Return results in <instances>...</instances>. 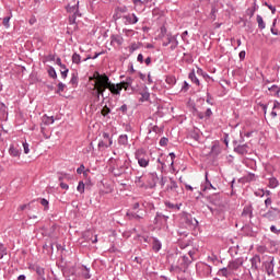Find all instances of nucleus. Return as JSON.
Returning <instances> with one entry per match:
<instances>
[{"instance_id":"1","label":"nucleus","mask_w":280,"mask_h":280,"mask_svg":"<svg viewBox=\"0 0 280 280\" xmlns=\"http://www.w3.org/2000/svg\"><path fill=\"white\" fill-rule=\"evenodd\" d=\"M182 224L185 226V229H188V231H194L196 226H198V220L194 218L191 214L185 212L182 215Z\"/></svg>"},{"instance_id":"2","label":"nucleus","mask_w":280,"mask_h":280,"mask_svg":"<svg viewBox=\"0 0 280 280\" xmlns=\"http://www.w3.org/2000/svg\"><path fill=\"white\" fill-rule=\"evenodd\" d=\"M135 158L140 167H148V165H150V156H148L145 149H138L135 153Z\"/></svg>"},{"instance_id":"3","label":"nucleus","mask_w":280,"mask_h":280,"mask_svg":"<svg viewBox=\"0 0 280 280\" xmlns=\"http://www.w3.org/2000/svg\"><path fill=\"white\" fill-rule=\"evenodd\" d=\"M194 261L189 258L187 255H183L178 258L176 269L179 270V272H187V269L189 266H191Z\"/></svg>"},{"instance_id":"4","label":"nucleus","mask_w":280,"mask_h":280,"mask_svg":"<svg viewBox=\"0 0 280 280\" xmlns=\"http://www.w3.org/2000/svg\"><path fill=\"white\" fill-rule=\"evenodd\" d=\"M90 80H95V86H108L110 84V78H108L105 73L101 74L100 72H95Z\"/></svg>"},{"instance_id":"5","label":"nucleus","mask_w":280,"mask_h":280,"mask_svg":"<svg viewBox=\"0 0 280 280\" xmlns=\"http://www.w3.org/2000/svg\"><path fill=\"white\" fill-rule=\"evenodd\" d=\"M262 268H265L268 276L275 275V257L269 256L266 261L262 262Z\"/></svg>"},{"instance_id":"6","label":"nucleus","mask_w":280,"mask_h":280,"mask_svg":"<svg viewBox=\"0 0 280 280\" xmlns=\"http://www.w3.org/2000/svg\"><path fill=\"white\" fill-rule=\"evenodd\" d=\"M234 152L240 156H246V154H250V147L247 143L238 144L234 147Z\"/></svg>"},{"instance_id":"7","label":"nucleus","mask_w":280,"mask_h":280,"mask_svg":"<svg viewBox=\"0 0 280 280\" xmlns=\"http://www.w3.org/2000/svg\"><path fill=\"white\" fill-rule=\"evenodd\" d=\"M252 264L253 272H259V266H261V256L255 255L253 258L249 259Z\"/></svg>"},{"instance_id":"8","label":"nucleus","mask_w":280,"mask_h":280,"mask_svg":"<svg viewBox=\"0 0 280 280\" xmlns=\"http://www.w3.org/2000/svg\"><path fill=\"white\" fill-rule=\"evenodd\" d=\"M108 91H110L112 95H121V91L124 90V86L121 84L117 83H109L107 85Z\"/></svg>"},{"instance_id":"9","label":"nucleus","mask_w":280,"mask_h":280,"mask_svg":"<svg viewBox=\"0 0 280 280\" xmlns=\"http://www.w3.org/2000/svg\"><path fill=\"white\" fill-rule=\"evenodd\" d=\"M122 19L125 20V25H137L139 23V18L135 13L124 15Z\"/></svg>"},{"instance_id":"10","label":"nucleus","mask_w":280,"mask_h":280,"mask_svg":"<svg viewBox=\"0 0 280 280\" xmlns=\"http://www.w3.org/2000/svg\"><path fill=\"white\" fill-rule=\"evenodd\" d=\"M242 266H244V258H236L229 262L228 268L229 270H238Z\"/></svg>"},{"instance_id":"11","label":"nucleus","mask_w":280,"mask_h":280,"mask_svg":"<svg viewBox=\"0 0 280 280\" xmlns=\"http://www.w3.org/2000/svg\"><path fill=\"white\" fill-rule=\"evenodd\" d=\"M167 220H170V217H167L161 212H156L153 222H154V224H160V226H163V224H167Z\"/></svg>"},{"instance_id":"12","label":"nucleus","mask_w":280,"mask_h":280,"mask_svg":"<svg viewBox=\"0 0 280 280\" xmlns=\"http://www.w3.org/2000/svg\"><path fill=\"white\" fill-rule=\"evenodd\" d=\"M63 277H75V266L66 265L62 267Z\"/></svg>"},{"instance_id":"13","label":"nucleus","mask_w":280,"mask_h":280,"mask_svg":"<svg viewBox=\"0 0 280 280\" xmlns=\"http://www.w3.org/2000/svg\"><path fill=\"white\" fill-rule=\"evenodd\" d=\"M156 183H159V175L154 173L149 174L148 187L149 189H154L156 187Z\"/></svg>"},{"instance_id":"14","label":"nucleus","mask_w":280,"mask_h":280,"mask_svg":"<svg viewBox=\"0 0 280 280\" xmlns=\"http://www.w3.org/2000/svg\"><path fill=\"white\" fill-rule=\"evenodd\" d=\"M212 272L211 266L203 264L199 267L200 277H209Z\"/></svg>"},{"instance_id":"15","label":"nucleus","mask_w":280,"mask_h":280,"mask_svg":"<svg viewBox=\"0 0 280 280\" xmlns=\"http://www.w3.org/2000/svg\"><path fill=\"white\" fill-rule=\"evenodd\" d=\"M253 205H246L244 208H243V211H242V218H249V220H253Z\"/></svg>"},{"instance_id":"16","label":"nucleus","mask_w":280,"mask_h":280,"mask_svg":"<svg viewBox=\"0 0 280 280\" xmlns=\"http://www.w3.org/2000/svg\"><path fill=\"white\" fill-rule=\"evenodd\" d=\"M126 218H127V220H137L139 222L140 220H143V214L139 213V211L132 212V211L128 210L126 213Z\"/></svg>"},{"instance_id":"17","label":"nucleus","mask_w":280,"mask_h":280,"mask_svg":"<svg viewBox=\"0 0 280 280\" xmlns=\"http://www.w3.org/2000/svg\"><path fill=\"white\" fill-rule=\"evenodd\" d=\"M121 174H132V167H130V161L126 160L122 165L118 166Z\"/></svg>"},{"instance_id":"18","label":"nucleus","mask_w":280,"mask_h":280,"mask_svg":"<svg viewBox=\"0 0 280 280\" xmlns=\"http://www.w3.org/2000/svg\"><path fill=\"white\" fill-rule=\"evenodd\" d=\"M205 178H206V182L205 184L201 185V190L207 191L208 189H215V187H213V184H211V182L209 180L208 172H206Z\"/></svg>"},{"instance_id":"19","label":"nucleus","mask_w":280,"mask_h":280,"mask_svg":"<svg viewBox=\"0 0 280 280\" xmlns=\"http://www.w3.org/2000/svg\"><path fill=\"white\" fill-rule=\"evenodd\" d=\"M164 205L171 211H180V207H183V203H172V201H165Z\"/></svg>"},{"instance_id":"20","label":"nucleus","mask_w":280,"mask_h":280,"mask_svg":"<svg viewBox=\"0 0 280 280\" xmlns=\"http://www.w3.org/2000/svg\"><path fill=\"white\" fill-rule=\"evenodd\" d=\"M161 248H163V244L160 242V240L152 237V250H154V253H159Z\"/></svg>"},{"instance_id":"21","label":"nucleus","mask_w":280,"mask_h":280,"mask_svg":"<svg viewBox=\"0 0 280 280\" xmlns=\"http://www.w3.org/2000/svg\"><path fill=\"white\" fill-rule=\"evenodd\" d=\"M177 244L182 250H185V248H189L191 245V240L183 241V238H178Z\"/></svg>"},{"instance_id":"22","label":"nucleus","mask_w":280,"mask_h":280,"mask_svg":"<svg viewBox=\"0 0 280 280\" xmlns=\"http://www.w3.org/2000/svg\"><path fill=\"white\" fill-rule=\"evenodd\" d=\"M168 43H171V51H174L178 47V39H176V36H172V34H168Z\"/></svg>"},{"instance_id":"23","label":"nucleus","mask_w":280,"mask_h":280,"mask_svg":"<svg viewBox=\"0 0 280 280\" xmlns=\"http://www.w3.org/2000/svg\"><path fill=\"white\" fill-rule=\"evenodd\" d=\"M178 189V184L174 178H170V184L166 186V191H176Z\"/></svg>"},{"instance_id":"24","label":"nucleus","mask_w":280,"mask_h":280,"mask_svg":"<svg viewBox=\"0 0 280 280\" xmlns=\"http://www.w3.org/2000/svg\"><path fill=\"white\" fill-rule=\"evenodd\" d=\"M262 218H266L267 220H269V222H275V220H277V213H275V211L272 210H268Z\"/></svg>"},{"instance_id":"25","label":"nucleus","mask_w":280,"mask_h":280,"mask_svg":"<svg viewBox=\"0 0 280 280\" xmlns=\"http://www.w3.org/2000/svg\"><path fill=\"white\" fill-rule=\"evenodd\" d=\"M110 43H116V45H124V37L121 35H112Z\"/></svg>"},{"instance_id":"26","label":"nucleus","mask_w":280,"mask_h":280,"mask_svg":"<svg viewBox=\"0 0 280 280\" xmlns=\"http://www.w3.org/2000/svg\"><path fill=\"white\" fill-rule=\"evenodd\" d=\"M268 91H270V95H272L273 97H280V89L279 85H271L270 88H268Z\"/></svg>"},{"instance_id":"27","label":"nucleus","mask_w":280,"mask_h":280,"mask_svg":"<svg viewBox=\"0 0 280 280\" xmlns=\"http://www.w3.org/2000/svg\"><path fill=\"white\" fill-rule=\"evenodd\" d=\"M218 277H231L232 272L229 267H223L217 272Z\"/></svg>"},{"instance_id":"28","label":"nucleus","mask_w":280,"mask_h":280,"mask_svg":"<svg viewBox=\"0 0 280 280\" xmlns=\"http://www.w3.org/2000/svg\"><path fill=\"white\" fill-rule=\"evenodd\" d=\"M132 82H133V79L131 77H128L126 79V81H121L120 83V86H122V89H125V91H128V86H132Z\"/></svg>"},{"instance_id":"29","label":"nucleus","mask_w":280,"mask_h":280,"mask_svg":"<svg viewBox=\"0 0 280 280\" xmlns=\"http://www.w3.org/2000/svg\"><path fill=\"white\" fill-rule=\"evenodd\" d=\"M81 276L83 277V279H91V269L83 265L81 267Z\"/></svg>"},{"instance_id":"30","label":"nucleus","mask_w":280,"mask_h":280,"mask_svg":"<svg viewBox=\"0 0 280 280\" xmlns=\"http://www.w3.org/2000/svg\"><path fill=\"white\" fill-rule=\"evenodd\" d=\"M188 78L191 82H194V84L200 86V80L198 79V77H196V72L194 70L188 74Z\"/></svg>"},{"instance_id":"31","label":"nucleus","mask_w":280,"mask_h":280,"mask_svg":"<svg viewBox=\"0 0 280 280\" xmlns=\"http://www.w3.org/2000/svg\"><path fill=\"white\" fill-rule=\"evenodd\" d=\"M79 9H80V2H77L73 5L68 4V7L66 8L67 12H69L70 14H73Z\"/></svg>"},{"instance_id":"32","label":"nucleus","mask_w":280,"mask_h":280,"mask_svg":"<svg viewBox=\"0 0 280 280\" xmlns=\"http://www.w3.org/2000/svg\"><path fill=\"white\" fill-rule=\"evenodd\" d=\"M37 202H39V205L44 207V211H49V200L45 198H39L37 199Z\"/></svg>"},{"instance_id":"33","label":"nucleus","mask_w":280,"mask_h":280,"mask_svg":"<svg viewBox=\"0 0 280 280\" xmlns=\"http://www.w3.org/2000/svg\"><path fill=\"white\" fill-rule=\"evenodd\" d=\"M170 158H171V161H170ZM174 159H176V154L174 152H171L168 156H166L165 163H167L170 167H174Z\"/></svg>"},{"instance_id":"34","label":"nucleus","mask_w":280,"mask_h":280,"mask_svg":"<svg viewBox=\"0 0 280 280\" xmlns=\"http://www.w3.org/2000/svg\"><path fill=\"white\" fill-rule=\"evenodd\" d=\"M268 187H270V189H277V187H279V180L276 177H270Z\"/></svg>"},{"instance_id":"35","label":"nucleus","mask_w":280,"mask_h":280,"mask_svg":"<svg viewBox=\"0 0 280 280\" xmlns=\"http://www.w3.org/2000/svg\"><path fill=\"white\" fill-rule=\"evenodd\" d=\"M118 144L119 145H128V135H120L118 137Z\"/></svg>"},{"instance_id":"36","label":"nucleus","mask_w":280,"mask_h":280,"mask_svg":"<svg viewBox=\"0 0 280 280\" xmlns=\"http://www.w3.org/2000/svg\"><path fill=\"white\" fill-rule=\"evenodd\" d=\"M9 154L11 156H20L21 155V151L18 148L13 147V144H11L10 149H9Z\"/></svg>"},{"instance_id":"37","label":"nucleus","mask_w":280,"mask_h":280,"mask_svg":"<svg viewBox=\"0 0 280 280\" xmlns=\"http://www.w3.org/2000/svg\"><path fill=\"white\" fill-rule=\"evenodd\" d=\"M256 21L258 23V30H266V22H264V18H261V15H257Z\"/></svg>"},{"instance_id":"38","label":"nucleus","mask_w":280,"mask_h":280,"mask_svg":"<svg viewBox=\"0 0 280 280\" xmlns=\"http://www.w3.org/2000/svg\"><path fill=\"white\" fill-rule=\"evenodd\" d=\"M54 121H55L54 116H50V117H48L47 115L43 116V124H45V126H51Z\"/></svg>"},{"instance_id":"39","label":"nucleus","mask_w":280,"mask_h":280,"mask_svg":"<svg viewBox=\"0 0 280 280\" xmlns=\"http://www.w3.org/2000/svg\"><path fill=\"white\" fill-rule=\"evenodd\" d=\"M48 75L52 80H57L58 79V73H56V69L54 67H51V66L48 68Z\"/></svg>"},{"instance_id":"40","label":"nucleus","mask_w":280,"mask_h":280,"mask_svg":"<svg viewBox=\"0 0 280 280\" xmlns=\"http://www.w3.org/2000/svg\"><path fill=\"white\" fill-rule=\"evenodd\" d=\"M96 92H98V95L101 97H104V93L106 92V89H108V85L102 86V85H95Z\"/></svg>"},{"instance_id":"41","label":"nucleus","mask_w":280,"mask_h":280,"mask_svg":"<svg viewBox=\"0 0 280 280\" xmlns=\"http://www.w3.org/2000/svg\"><path fill=\"white\" fill-rule=\"evenodd\" d=\"M8 255V247L3 245V243H0V259H3Z\"/></svg>"},{"instance_id":"42","label":"nucleus","mask_w":280,"mask_h":280,"mask_svg":"<svg viewBox=\"0 0 280 280\" xmlns=\"http://www.w3.org/2000/svg\"><path fill=\"white\" fill-rule=\"evenodd\" d=\"M78 80H79L78 73L73 72L71 74L70 84H72V86H77L78 85Z\"/></svg>"},{"instance_id":"43","label":"nucleus","mask_w":280,"mask_h":280,"mask_svg":"<svg viewBox=\"0 0 280 280\" xmlns=\"http://www.w3.org/2000/svg\"><path fill=\"white\" fill-rule=\"evenodd\" d=\"M215 14H218V8H215V4H212L211 5V12H210L211 21H215V19H217Z\"/></svg>"},{"instance_id":"44","label":"nucleus","mask_w":280,"mask_h":280,"mask_svg":"<svg viewBox=\"0 0 280 280\" xmlns=\"http://www.w3.org/2000/svg\"><path fill=\"white\" fill-rule=\"evenodd\" d=\"M271 34H273V36H279V28H277V19H275L272 22Z\"/></svg>"},{"instance_id":"45","label":"nucleus","mask_w":280,"mask_h":280,"mask_svg":"<svg viewBox=\"0 0 280 280\" xmlns=\"http://www.w3.org/2000/svg\"><path fill=\"white\" fill-rule=\"evenodd\" d=\"M165 82H166V84H170V86H174V84H176V77L168 75V77H166Z\"/></svg>"},{"instance_id":"46","label":"nucleus","mask_w":280,"mask_h":280,"mask_svg":"<svg viewBox=\"0 0 280 280\" xmlns=\"http://www.w3.org/2000/svg\"><path fill=\"white\" fill-rule=\"evenodd\" d=\"M197 74L202 75V78H205V80H211V77L209 74H207V72H205V70H202V68L197 69Z\"/></svg>"},{"instance_id":"47","label":"nucleus","mask_w":280,"mask_h":280,"mask_svg":"<svg viewBox=\"0 0 280 280\" xmlns=\"http://www.w3.org/2000/svg\"><path fill=\"white\" fill-rule=\"evenodd\" d=\"M35 272H36V275H38V278L45 277V268H43L40 266L35 267Z\"/></svg>"},{"instance_id":"48","label":"nucleus","mask_w":280,"mask_h":280,"mask_svg":"<svg viewBox=\"0 0 280 280\" xmlns=\"http://www.w3.org/2000/svg\"><path fill=\"white\" fill-rule=\"evenodd\" d=\"M81 60H82V57H80V54L74 52V54L72 55V62H73L74 65H80Z\"/></svg>"},{"instance_id":"49","label":"nucleus","mask_w":280,"mask_h":280,"mask_svg":"<svg viewBox=\"0 0 280 280\" xmlns=\"http://www.w3.org/2000/svg\"><path fill=\"white\" fill-rule=\"evenodd\" d=\"M196 253H197L196 248H191V249L188 250V258L191 261H196Z\"/></svg>"},{"instance_id":"50","label":"nucleus","mask_w":280,"mask_h":280,"mask_svg":"<svg viewBox=\"0 0 280 280\" xmlns=\"http://www.w3.org/2000/svg\"><path fill=\"white\" fill-rule=\"evenodd\" d=\"M207 98L206 102L207 104H210V106H215V102L213 101V96L211 95V93L207 92Z\"/></svg>"},{"instance_id":"51","label":"nucleus","mask_w":280,"mask_h":280,"mask_svg":"<svg viewBox=\"0 0 280 280\" xmlns=\"http://www.w3.org/2000/svg\"><path fill=\"white\" fill-rule=\"evenodd\" d=\"M103 141H108V145H113V138L110 137V135L108 132H104L103 133Z\"/></svg>"},{"instance_id":"52","label":"nucleus","mask_w":280,"mask_h":280,"mask_svg":"<svg viewBox=\"0 0 280 280\" xmlns=\"http://www.w3.org/2000/svg\"><path fill=\"white\" fill-rule=\"evenodd\" d=\"M60 73L62 80H67V75H69V68H67V65L65 66V68H61Z\"/></svg>"},{"instance_id":"53","label":"nucleus","mask_w":280,"mask_h":280,"mask_svg":"<svg viewBox=\"0 0 280 280\" xmlns=\"http://www.w3.org/2000/svg\"><path fill=\"white\" fill-rule=\"evenodd\" d=\"M101 114L103 115V117H107L108 115H110V107H108V105H105L102 108Z\"/></svg>"},{"instance_id":"54","label":"nucleus","mask_w":280,"mask_h":280,"mask_svg":"<svg viewBox=\"0 0 280 280\" xmlns=\"http://www.w3.org/2000/svg\"><path fill=\"white\" fill-rule=\"evenodd\" d=\"M66 88H67V85H66L65 83L59 82L58 85H57V91H56V93H57V94L62 93Z\"/></svg>"},{"instance_id":"55","label":"nucleus","mask_w":280,"mask_h":280,"mask_svg":"<svg viewBox=\"0 0 280 280\" xmlns=\"http://www.w3.org/2000/svg\"><path fill=\"white\" fill-rule=\"evenodd\" d=\"M112 174H114V176H115L116 178L119 177V176H121V175H124V174L121 173V170L119 168V166H118L117 168L113 167V168H112Z\"/></svg>"},{"instance_id":"56","label":"nucleus","mask_w":280,"mask_h":280,"mask_svg":"<svg viewBox=\"0 0 280 280\" xmlns=\"http://www.w3.org/2000/svg\"><path fill=\"white\" fill-rule=\"evenodd\" d=\"M0 114L1 115H8V107L3 102H0Z\"/></svg>"},{"instance_id":"57","label":"nucleus","mask_w":280,"mask_h":280,"mask_svg":"<svg viewBox=\"0 0 280 280\" xmlns=\"http://www.w3.org/2000/svg\"><path fill=\"white\" fill-rule=\"evenodd\" d=\"M150 100V94L149 92H144L141 94L140 102H148Z\"/></svg>"},{"instance_id":"58","label":"nucleus","mask_w":280,"mask_h":280,"mask_svg":"<svg viewBox=\"0 0 280 280\" xmlns=\"http://www.w3.org/2000/svg\"><path fill=\"white\" fill-rule=\"evenodd\" d=\"M190 138L194 139V141H200V133H198L197 131H192L190 133Z\"/></svg>"},{"instance_id":"59","label":"nucleus","mask_w":280,"mask_h":280,"mask_svg":"<svg viewBox=\"0 0 280 280\" xmlns=\"http://www.w3.org/2000/svg\"><path fill=\"white\" fill-rule=\"evenodd\" d=\"M167 143H170V139H167V138H165V137H162V138L160 139V145H161L162 148H165V145H167Z\"/></svg>"},{"instance_id":"60","label":"nucleus","mask_w":280,"mask_h":280,"mask_svg":"<svg viewBox=\"0 0 280 280\" xmlns=\"http://www.w3.org/2000/svg\"><path fill=\"white\" fill-rule=\"evenodd\" d=\"M77 191H79V194H84V182H79Z\"/></svg>"},{"instance_id":"61","label":"nucleus","mask_w":280,"mask_h":280,"mask_svg":"<svg viewBox=\"0 0 280 280\" xmlns=\"http://www.w3.org/2000/svg\"><path fill=\"white\" fill-rule=\"evenodd\" d=\"M219 196L218 195H212L208 197L209 202H212V205H218V202H215L218 200Z\"/></svg>"},{"instance_id":"62","label":"nucleus","mask_w":280,"mask_h":280,"mask_svg":"<svg viewBox=\"0 0 280 280\" xmlns=\"http://www.w3.org/2000/svg\"><path fill=\"white\" fill-rule=\"evenodd\" d=\"M117 110H120V113H122V115H127L128 114V105L124 104Z\"/></svg>"},{"instance_id":"63","label":"nucleus","mask_w":280,"mask_h":280,"mask_svg":"<svg viewBox=\"0 0 280 280\" xmlns=\"http://www.w3.org/2000/svg\"><path fill=\"white\" fill-rule=\"evenodd\" d=\"M179 240H185V237H188L189 232L187 231H178Z\"/></svg>"},{"instance_id":"64","label":"nucleus","mask_w":280,"mask_h":280,"mask_svg":"<svg viewBox=\"0 0 280 280\" xmlns=\"http://www.w3.org/2000/svg\"><path fill=\"white\" fill-rule=\"evenodd\" d=\"M102 148H110V145H108L105 140H101L98 142V150H102Z\"/></svg>"}]
</instances>
